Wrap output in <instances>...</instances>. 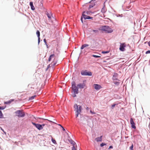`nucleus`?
Instances as JSON below:
<instances>
[{
	"mask_svg": "<svg viewBox=\"0 0 150 150\" xmlns=\"http://www.w3.org/2000/svg\"><path fill=\"white\" fill-rule=\"evenodd\" d=\"M99 30L105 31L108 33H111L113 31V30L109 26L105 25L100 27L99 29Z\"/></svg>",
	"mask_w": 150,
	"mask_h": 150,
	"instance_id": "nucleus-1",
	"label": "nucleus"
},
{
	"mask_svg": "<svg viewBox=\"0 0 150 150\" xmlns=\"http://www.w3.org/2000/svg\"><path fill=\"white\" fill-rule=\"evenodd\" d=\"M78 106L77 104H75L74 105V110L75 111L76 116V117L78 116L79 114H80V112L82 110V107L81 106Z\"/></svg>",
	"mask_w": 150,
	"mask_h": 150,
	"instance_id": "nucleus-2",
	"label": "nucleus"
},
{
	"mask_svg": "<svg viewBox=\"0 0 150 150\" xmlns=\"http://www.w3.org/2000/svg\"><path fill=\"white\" fill-rule=\"evenodd\" d=\"M16 115L19 117H23L25 116V113L23 110H18L15 112Z\"/></svg>",
	"mask_w": 150,
	"mask_h": 150,
	"instance_id": "nucleus-3",
	"label": "nucleus"
},
{
	"mask_svg": "<svg viewBox=\"0 0 150 150\" xmlns=\"http://www.w3.org/2000/svg\"><path fill=\"white\" fill-rule=\"evenodd\" d=\"M72 88L74 93H79L78 88L76 86V84L75 82H73L72 83Z\"/></svg>",
	"mask_w": 150,
	"mask_h": 150,
	"instance_id": "nucleus-4",
	"label": "nucleus"
},
{
	"mask_svg": "<svg viewBox=\"0 0 150 150\" xmlns=\"http://www.w3.org/2000/svg\"><path fill=\"white\" fill-rule=\"evenodd\" d=\"M32 124L39 130L42 129L44 126L45 125V124H43L41 125L39 124H36L33 122H32Z\"/></svg>",
	"mask_w": 150,
	"mask_h": 150,
	"instance_id": "nucleus-5",
	"label": "nucleus"
},
{
	"mask_svg": "<svg viewBox=\"0 0 150 150\" xmlns=\"http://www.w3.org/2000/svg\"><path fill=\"white\" fill-rule=\"evenodd\" d=\"M81 74L83 76H91L92 75L91 72L90 71L88 72L86 70L82 71L81 72Z\"/></svg>",
	"mask_w": 150,
	"mask_h": 150,
	"instance_id": "nucleus-6",
	"label": "nucleus"
},
{
	"mask_svg": "<svg viewBox=\"0 0 150 150\" xmlns=\"http://www.w3.org/2000/svg\"><path fill=\"white\" fill-rule=\"evenodd\" d=\"M126 46V44L125 43H121L120 45V50L122 51H124L125 50V47Z\"/></svg>",
	"mask_w": 150,
	"mask_h": 150,
	"instance_id": "nucleus-7",
	"label": "nucleus"
},
{
	"mask_svg": "<svg viewBox=\"0 0 150 150\" xmlns=\"http://www.w3.org/2000/svg\"><path fill=\"white\" fill-rule=\"evenodd\" d=\"M130 124L131 125V127L132 128L135 129L136 127L135 126V124L132 118H131L130 121Z\"/></svg>",
	"mask_w": 150,
	"mask_h": 150,
	"instance_id": "nucleus-8",
	"label": "nucleus"
},
{
	"mask_svg": "<svg viewBox=\"0 0 150 150\" xmlns=\"http://www.w3.org/2000/svg\"><path fill=\"white\" fill-rule=\"evenodd\" d=\"M86 13L85 11H84L83 12L82 14V16H83V17L85 19H92L93 18V17H91L90 16H87L85 14V13Z\"/></svg>",
	"mask_w": 150,
	"mask_h": 150,
	"instance_id": "nucleus-9",
	"label": "nucleus"
},
{
	"mask_svg": "<svg viewBox=\"0 0 150 150\" xmlns=\"http://www.w3.org/2000/svg\"><path fill=\"white\" fill-rule=\"evenodd\" d=\"M77 86L80 88H83L86 86V84L84 83H79L77 85Z\"/></svg>",
	"mask_w": 150,
	"mask_h": 150,
	"instance_id": "nucleus-10",
	"label": "nucleus"
},
{
	"mask_svg": "<svg viewBox=\"0 0 150 150\" xmlns=\"http://www.w3.org/2000/svg\"><path fill=\"white\" fill-rule=\"evenodd\" d=\"M93 86L95 89L97 90H99L102 88L100 85L98 84H94Z\"/></svg>",
	"mask_w": 150,
	"mask_h": 150,
	"instance_id": "nucleus-11",
	"label": "nucleus"
},
{
	"mask_svg": "<svg viewBox=\"0 0 150 150\" xmlns=\"http://www.w3.org/2000/svg\"><path fill=\"white\" fill-rule=\"evenodd\" d=\"M46 14L49 20H50L51 19L52 17V14L51 12L49 13L48 12H47L46 13Z\"/></svg>",
	"mask_w": 150,
	"mask_h": 150,
	"instance_id": "nucleus-12",
	"label": "nucleus"
},
{
	"mask_svg": "<svg viewBox=\"0 0 150 150\" xmlns=\"http://www.w3.org/2000/svg\"><path fill=\"white\" fill-rule=\"evenodd\" d=\"M118 74L117 73H114L112 77V79L113 80H118Z\"/></svg>",
	"mask_w": 150,
	"mask_h": 150,
	"instance_id": "nucleus-13",
	"label": "nucleus"
},
{
	"mask_svg": "<svg viewBox=\"0 0 150 150\" xmlns=\"http://www.w3.org/2000/svg\"><path fill=\"white\" fill-rule=\"evenodd\" d=\"M36 34L37 35L38 39V43L39 44L40 41V32L39 30H38L36 31Z\"/></svg>",
	"mask_w": 150,
	"mask_h": 150,
	"instance_id": "nucleus-14",
	"label": "nucleus"
},
{
	"mask_svg": "<svg viewBox=\"0 0 150 150\" xmlns=\"http://www.w3.org/2000/svg\"><path fill=\"white\" fill-rule=\"evenodd\" d=\"M107 11V9L105 8V5H104L102 9L101 10V12L103 13H105Z\"/></svg>",
	"mask_w": 150,
	"mask_h": 150,
	"instance_id": "nucleus-15",
	"label": "nucleus"
},
{
	"mask_svg": "<svg viewBox=\"0 0 150 150\" xmlns=\"http://www.w3.org/2000/svg\"><path fill=\"white\" fill-rule=\"evenodd\" d=\"M55 55L54 54H52L50 55V56L49 57V58L48 60V61H49V62L51 60V59H52V58H54V59H55Z\"/></svg>",
	"mask_w": 150,
	"mask_h": 150,
	"instance_id": "nucleus-16",
	"label": "nucleus"
},
{
	"mask_svg": "<svg viewBox=\"0 0 150 150\" xmlns=\"http://www.w3.org/2000/svg\"><path fill=\"white\" fill-rule=\"evenodd\" d=\"M102 136H101L99 137H98L95 139V140L97 142H101L102 140Z\"/></svg>",
	"mask_w": 150,
	"mask_h": 150,
	"instance_id": "nucleus-17",
	"label": "nucleus"
},
{
	"mask_svg": "<svg viewBox=\"0 0 150 150\" xmlns=\"http://www.w3.org/2000/svg\"><path fill=\"white\" fill-rule=\"evenodd\" d=\"M30 5L31 7V9L33 10H34L35 9V8L33 5V3L32 2H30Z\"/></svg>",
	"mask_w": 150,
	"mask_h": 150,
	"instance_id": "nucleus-18",
	"label": "nucleus"
},
{
	"mask_svg": "<svg viewBox=\"0 0 150 150\" xmlns=\"http://www.w3.org/2000/svg\"><path fill=\"white\" fill-rule=\"evenodd\" d=\"M89 45L87 44H84L82 45L81 47V49H83L85 47L88 46Z\"/></svg>",
	"mask_w": 150,
	"mask_h": 150,
	"instance_id": "nucleus-19",
	"label": "nucleus"
},
{
	"mask_svg": "<svg viewBox=\"0 0 150 150\" xmlns=\"http://www.w3.org/2000/svg\"><path fill=\"white\" fill-rule=\"evenodd\" d=\"M95 5V4H90L89 8H88V9L89 10L91 8L93 7Z\"/></svg>",
	"mask_w": 150,
	"mask_h": 150,
	"instance_id": "nucleus-20",
	"label": "nucleus"
},
{
	"mask_svg": "<svg viewBox=\"0 0 150 150\" xmlns=\"http://www.w3.org/2000/svg\"><path fill=\"white\" fill-rule=\"evenodd\" d=\"M51 136L52 138V142L54 144H56V142L55 140L53 138L52 136Z\"/></svg>",
	"mask_w": 150,
	"mask_h": 150,
	"instance_id": "nucleus-21",
	"label": "nucleus"
},
{
	"mask_svg": "<svg viewBox=\"0 0 150 150\" xmlns=\"http://www.w3.org/2000/svg\"><path fill=\"white\" fill-rule=\"evenodd\" d=\"M40 2L41 4L40 5V7H42L43 6V4L42 3V0H39L38 2Z\"/></svg>",
	"mask_w": 150,
	"mask_h": 150,
	"instance_id": "nucleus-22",
	"label": "nucleus"
},
{
	"mask_svg": "<svg viewBox=\"0 0 150 150\" xmlns=\"http://www.w3.org/2000/svg\"><path fill=\"white\" fill-rule=\"evenodd\" d=\"M35 96H31V97H30L29 98V100H31L34 99Z\"/></svg>",
	"mask_w": 150,
	"mask_h": 150,
	"instance_id": "nucleus-23",
	"label": "nucleus"
},
{
	"mask_svg": "<svg viewBox=\"0 0 150 150\" xmlns=\"http://www.w3.org/2000/svg\"><path fill=\"white\" fill-rule=\"evenodd\" d=\"M3 117V114L1 111L0 110V118H2Z\"/></svg>",
	"mask_w": 150,
	"mask_h": 150,
	"instance_id": "nucleus-24",
	"label": "nucleus"
},
{
	"mask_svg": "<svg viewBox=\"0 0 150 150\" xmlns=\"http://www.w3.org/2000/svg\"><path fill=\"white\" fill-rule=\"evenodd\" d=\"M114 84L117 85H118L120 83V82L118 81H114Z\"/></svg>",
	"mask_w": 150,
	"mask_h": 150,
	"instance_id": "nucleus-25",
	"label": "nucleus"
},
{
	"mask_svg": "<svg viewBox=\"0 0 150 150\" xmlns=\"http://www.w3.org/2000/svg\"><path fill=\"white\" fill-rule=\"evenodd\" d=\"M133 144H132L131 146L130 147L129 149L131 150H133Z\"/></svg>",
	"mask_w": 150,
	"mask_h": 150,
	"instance_id": "nucleus-26",
	"label": "nucleus"
},
{
	"mask_svg": "<svg viewBox=\"0 0 150 150\" xmlns=\"http://www.w3.org/2000/svg\"><path fill=\"white\" fill-rule=\"evenodd\" d=\"M92 56L94 57H96V58H98V57H100V56L94 55H92Z\"/></svg>",
	"mask_w": 150,
	"mask_h": 150,
	"instance_id": "nucleus-27",
	"label": "nucleus"
},
{
	"mask_svg": "<svg viewBox=\"0 0 150 150\" xmlns=\"http://www.w3.org/2000/svg\"><path fill=\"white\" fill-rule=\"evenodd\" d=\"M109 52V51H103L102 53L103 54H105V53H108Z\"/></svg>",
	"mask_w": 150,
	"mask_h": 150,
	"instance_id": "nucleus-28",
	"label": "nucleus"
},
{
	"mask_svg": "<svg viewBox=\"0 0 150 150\" xmlns=\"http://www.w3.org/2000/svg\"><path fill=\"white\" fill-rule=\"evenodd\" d=\"M106 145V144L104 143H102L100 144V146L101 147H102L104 145Z\"/></svg>",
	"mask_w": 150,
	"mask_h": 150,
	"instance_id": "nucleus-29",
	"label": "nucleus"
},
{
	"mask_svg": "<svg viewBox=\"0 0 150 150\" xmlns=\"http://www.w3.org/2000/svg\"><path fill=\"white\" fill-rule=\"evenodd\" d=\"M93 31L95 33H98V30H93Z\"/></svg>",
	"mask_w": 150,
	"mask_h": 150,
	"instance_id": "nucleus-30",
	"label": "nucleus"
},
{
	"mask_svg": "<svg viewBox=\"0 0 150 150\" xmlns=\"http://www.w3.org/2000/svg\"><path fill=\"white\" fill-rule=\"evenodd\" d=\"M71 144L73 145V146H74V145L75 144V143L72 140H71Z\"/></svg>",
	"mask_w": 150,
	"mask_h": 150,
	"instance_id": "nucleus-31",
	"label": "nucleus"
},
{
	"mask_svg": "<svg viewBox=\"0 0 150 150\" xmlns=\"http://www.w3.org/2000/svg\"><path fill=\"white\" fill-rule=\"evenodd\" d=\"M90 113L92 114H95L96 113L94 111H93L91 110H90Z\"/></svg>",
	"mask_w": 150,
	"mask_h": 150,
	"instance_id": "nucleus-32",
	"label": "nucleus"
},
{
	"mask_svg": "<svg viewBox=\"0 0 150 150\" xmlns=\"http://www.w3.org/2000/svg\"><path fill=\"white\" fill-rule=\"evenodd\" d=\"M150 53V50H148L146 52V54H148Z\"/></svg>",
	"mask_w": 150,
	"mask_h": 150,
	"instance_id": "nucleus-33",
	"label": "nucleus"
},
{
	"mask_svg": "<svg viewBox=\"0 0 150 150\" xmlns=\"http://www.w3.org/2000/svg\"><path fill=\"white\" fill-rule=\"evenodd\" d=\"M59 125L62 128V129L63 131H64L65 130V129L64 128V127L61 125L59 124Z\"/></svg>",
	"mask_w": 150,
	"mask_h": 150,
	"instance_id": "nucleus-34",
	"label": "nucleus"
},
{
	"mask_svg": "<svg viewBox=\"0 0 150 150\" xmlns=\"http://www.w3.org/2000/svg\"><path fill=\"white\" fill-rule=\"evenodd\" d=\"M115 105V104H113L112 105L111 108L112 109H113Z\"/></svg>",
	"mask_w": 150,
	"mask_h": 150,
	"instance_id": "nucleus-35",
	"label": "nucleus"
},
{
	"mask_svg": "<svg viewBox=\"0 0 150 150\" xmlns=\"http://www.w3.org/2000/svg\"><path fill=\"white\" fill-rule=\"evenodd\" d=\"M44 42L45 43V44L46 45H47V43L46 40V39H44Z\"/></svg>",
	"mask_w": 150,
	"mask_h": 150,
	"instance_id": "nucleus-36",
	"label": "nucleus"
},
{
	"mask_svg": "<svg viewBox=\"0 0 150 150\" xmlns=\"http://www.w3.org/2000/svg\"><path fill=\"white\" fill-rule=\"evenodd\" d=\"M76 93H74V94L73 95H72L73 97H76Z\"/></svg>",
	"mask_w": 150,
	"mask_h": 150,
	"instance_id": "nucleus-37",
	"label": "nucleus"
},
{
	"mask_svg": "<svg viewBox=\"0 0 150 150\" xmlns=\"http://www.w3.org/2000/svg\"><path fill=\"white\" fill-rule=\"evenodd\" d=\"M72 150H76V149L74 146H73L72 148Z\"/></svg>",
	"mask_w": 150,
	"mask_h": 150,
	"instance_id": "nucleus-38",
	"label": "nucleus"
},
{
	"mask_svg": "<svg viewBox=\"0 0 150 150\" xmlns=\"http://www.w3.org/2000/svg\"><path fill=\"white\" fill-rule=\"evenodd\" d=\"M4 109V108H3V107H0V109L1 110V109H2V110H3Z\"/></svg>",
	"mask_w": 150,
	"mask_h": 150,
	"instance_id": "nucleus-39",
	"label": "nucleus"
},
{
	"mask_svg": "<svg viewBox=\"0 0 150 150\" xmlns=\"http://www.w3.org/2000/svg\"><path fill=\"white\" fill-rule=\"evenodd\" d=\"M112 148H113V146H110L109 147V149H112Z\"/></svg>",
	"mask_w": 150,
	"mask_h": 150,
	"instance_id": "nucleus-40",
	"label": "nucleus"
},
{
	"mask_svg": "<svg viewBox=\"0 0 150 150\" xmlns=\"http://www.w3.org/2000/svg\"><path fill=\"white\" fill-rule=\"evenodd\" d=\"M148 44L149 45V46L150 47V41H149V42H148Z\"/></svg>",
	"mask_w": 150,
	"mask_h": 150,
	"instance_id": "nucleus-41",
	"label": "nucleus"
},
{
	"mask_svg": "<svg viewBox=\"0 0 150 150\" xmlns=\"http://www.w3.org/2000/svg\"><path fill=\"white\" fill-rule=\"evenodd\" d=\"M81 21L83 23V18H82V17H81Z\"/></svg>",
	"mask_w": 150,
	"mask_h": 150,
	"instance_id": "nucleus-42",
	"label": "nucleus"
},
{
	"mask_svg": "<svg viewBox=\"0 0 150 150\" xmlns=\"http://www.w3.org/2000/svg\"><path fill=\"white\" fill-rule=\"evenodd\" d=\"M1 130H2V131H3L4 132V133H5V132L4 131V130L3 129L1 128Z\"/></svg>",
	"mask_w": 150,
	"mask_h": 150,
	"instance_id": "nucleus-43",
	"label": "nucleus"
},
{
	"mask_svg": "<svg viewBox=\"0 0 150 150\" xmlns=\"http://www.w3.org/2000/svg\"><path fill=\"white\" fill-rule=\"evenodd\" d=\"M86 110H89V108H88V107H87V108H86Z\"/></svg>",
	"mask_w": 150,
	"mask_h": 150,
	"instance_id": "nucleus-44",
	"label": "nucleus"
},
{
	"mask_svg": "<svg viewBox=\"0 0 150 150\" xmlns=\"http://www.w3.org/2000/svg\"><path fill=\"white\" fill-rule=\"evenodd\" d=\"M33 85H34V84H32V85H31V84H29L28 85V86H30H30H33Z\"/></svg>",
	"mask_w": 150,
	"mask_h": 150,
	"instance_id": "nucleus-45",
	"label": "nucleus"
},
{
	"mask_svg": "<svg viewBox=\"0 0 150 150\" xmlns=\"http://www.w3.org/2000/svg\"><path fill=\"white\" fill-rule=\"evenodd\" d=\"M30 88H34L32 86H30Z\"/></svg>",
	"mask_w": 150,
	"mask_h": 150,
	"instance_id": "nucleus-46",
	"label": "nucleus"
},
{
	"mask_svg": "<svg viewBox=\"0 0 150 150\" xmlns=\"http://www.w3.org/2000/svg\"><path fill=\"white\" fill-rule=\"evenodd\" d=\"M55 64H56V63H54V65H55Z\"/></svg>",
	"mask_w": 150,
	"mask_h": 150,
	"instance_id": "nucleus-47",
	"label": "nucleus"
},
{
	"mask_svg": "<svg viewBox=\"0 0 150 150\" xmlns=\"http://www.w3.org/2000/svg\"><path fill=\"white\" fill-rule=\"evenodd\" d=\"M11 101H9V102H8V103H11Z\"/></svg>",
	"mask_w": 150,
	"mask_h": 150,
	"instance_id": "nucleus-48",
	"label": "nucleus"
},
{
	"mask_svg": "<svg viewBox=\"0 0 150 150\" xmlns=\"http://www.w3.org/2000/svg\"><path fill=\"white\" fill-rule=\"evenodd\" d=\"M87 13L88 14V12H87Z\"/></svg>",
	"mask_w": 150,
	"mask_h": 150,
	"instance_id": "nucleus-49",
	"label": "nucleus"
}]
</instances>
